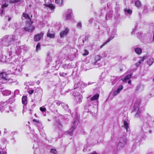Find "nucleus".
<instances>
[{
  "instance_id": "nucleus-1",
  "label": "nucleus",
  "mask_w": 154,
  "mask_h": 154,
  "mask_svg": "<svg viewBox=\"0 0 154 154\" xmlns=\"http://www.w3.org/2000/svg\"><path fill=\"white\" fill-rule=\"evenodd\" d=\"M17 35H6L2 38L0 42V50H1L4 46H8L14 44L15 42L18 40Z\"/></svg>"
},
{
  "instance_id": "nucleus-2",
  "label": "nucleus",
  "mask_w": 154,
  "mask_h": 154,
  "mask_svg": "<svg viewBox=\"0 0 154 154\" xmlns=\"http://www.w3.org/2000/svg\"><path fill=\"white\" fill-rule=\"evenodd\" d=\"M99 97V94H97L92 97H87V102L84 106V109L86 112H88L90 111L91 107L93 104L95 106L97 105V100Z\"/></svg>"
},
{
  "instance_id": "nucleus-3",
  "label": "nucleus",
  "mask_w": 154,
  "mask_h": 154,
  "mask_svg": "<svg viewBox=\"0 0 154 154\" xmlns=\"http://www.w3.org/2000/svg\"><path fill=\"white\" fill-rule=\"evenodd\" d=\"M141 103L140 100H136L134 103V110L133 113L134 114V117L138 118L140 117V112L139 110V107Z\"/></svg>"
},
{
  "instance_id": "nucleus-4",
  "label": "nucleus",
  "mask_w": 154,
  "mask_h": 154,
  "mask_svg": "<svg viewBox=\"0 0 154 154\" xmlns=\"http://www.w3.org/2000/svg\"><path fill=\"white\" fill-rule=\"evenodd\" d=\"M73 117H75V119L73 122H72V127L69 130L68 134L69 135L72 136V132L75 129L76 125H78L79 121V116L78 115L76 114H72Z\"/></svg>"
},
{
  "instance_id": "nucleus-5",
  "label": "nucleus",
  "mask_w": 154,
  "mask_h": 154,
  "mask_svg": "<svg viewBox=\"0 0 154 154\" xmlns=\"http://www.w3.org/2000/svg\"><path fill=\"white\" fill-rule=\"evenodd\" d=\"M144 139V138L142 137L140 135L137 136L134 139V143L132 146V148L134 150L139 145L140 143H141L142 140Z\"/></svg>"
},
{
  "instance_id": "nucleus-6",
  "label": "nucleus",
  "mask_w": 154,
  "mask_h": 154,
  "mask_svg": "<svg viewBox=\"0 0 154 154\" xmlns=\"http://www.w3.org/2000/svg\"><path fill=\"white\" fill-rule=\"evenodd\" d=\"M12 54V52L10 51L7 53V55L5 56H3L1 53H0V62H4L5 61H8L9 60H11L12 59L11 55Z\"/></svg>"
},
{
  "instance_id": "nucleus-7",
  "label": "nucleus",
  "mask_w": 154,
  "mask_h": 154,
  "mask_svg": "<svg viewBox=\"0 0 154 154\" xmlns=\"http://www.w3.org/2000/svg\"><path fill=\"white\" fill-rule=\"evenodd\" d=\"M73 96H74V100L77 103H80L82 101V96L79 92L75 91L73 94Z\"/></svg>"
},
{
  "instance_id": "nucleus-8",
  "label": "nucleus",
  "mask_w": 154,
  "mask_h": 154,
  "mask_svg": "<svg viewBox=\"0 0 154 154\" xmlns=\"http://www.w3.org/2000/svg\"><path fill=\"white\" fill-rule=\"evenodd\" d=\"M22 70L21 65H17L16 66L13 67L12 69L13 73L16 75H20Z\"/></svg>"
},
{
  "instance_id": "nucleus-9",
  "label": "nucleus",
  "mask_w": 154,
  "mask_h": 154,
  "mask_svg": "<svg viewBox=\"0 0 154 154\" xmlns=\"http://www.w3.org/2000/svg\"><path fill=\"white\" fill-rule=\"evenodd\" d=\"M116 32V29H114L113 30L112 32L111 33V34L109 35V38L106 42L101 45L100 47V48H102L104 45L106 44L107 43H109L111 40L114 37V36Z\"/></svg>"
},
{
  "instance_id": "nucleus-10",
  "label": "nucleus",
  "mask_w": 154,
  "mask_h": 154,
  "mask_svg": "<svg viewBox=\"0 0 154 154\" xmlns=\"http://www.w3.org/2000/svg\"><path fill=\"white\" fill-rule=\"evenodd\" d=\"M126 142V138L125 136L121 137L120 138L119 142L118 143L117 148L119 149H121L123 147Z\"/></svg>"
},
{
  "instance_id": "nucleus-11",
  "label": "nucleus",
  "mask_w": 154,
  "mask_h": 154,
  "mask_svg": "<svg viewBox=\"0 0 154 154\" xmlns=\"http://www.w3.org/2000/svg\"><path fill=\"white\" fill-rule=\"evenodd\" d=\"M10 75L9 74H6L5 72H2L0 74V79H2L4 81H10Z\"/></svg>"
},
{
  "instance_id": "nucleus-12",
  "label": "nucleus",
  "mask_w": 154,
  "mask_h": 154,
  "mask_svg": "<svg viewBox=\"0 0 154 154\" xmlns=\"http://www.w3.org/2000/svg\"><path fill=\"white\" fill-rule=\"evenodd\" d=\"M69 29L68 27H65L64 29L60 33V38H63L67 35L69 33Z\"/></svg>"
},
{
  "instance_id": "nucleus-13",
  "label": "nucleus",
  "mask_w": 154,
  "mask_h": 154,
  "mask_svg": "<svg viewBox=\"0 0 154 154\" xmlns=\"http://www.w3.org/2000/svg\"><path fill=\"white\" fill-rule=\"evenodd\" d=\"M52 60V58L51 56L50 53L49 52H48L47 53V57L46 60V66L47 67H48L49 65L50 64Z\"/></svg>"
},
{
  "instance_id": "nucleus-14",
  "label": "nucleus",
  "mask_w": 154,
  "mask_h": 154,
  "mask_svg": "<svg viewBox=\"0 0 154 154\" xmlns=\"http://www.w3.org/2000/svg\"><path fill=\"white\" fill-rule=\"evenodd\" d=\"M91 146L90 144L87 143L84 145L83 151L84 152H89L91 151Z\"/></svg>"
},
{
  "instance_id": "nucleus-15",
  "label": "nucleus",
  "mask_w": 154,
  "mask_h": 154,
  "mask_svg": "<svg viewBox=\"0 0 154 154\" xmlns=\"http://www.w3.org/2000/svg\"><path fill=\"white\" fill-rule=\"evenodd\" d=\"M43 33H41L35 36L34 37V40L35 41H38L39 40L43 37Z\"/></svg>"
},
{
  "instance_id": "nucleus-16",
  "label": "nucleus",
  "mask_w": 154,
  "mask_h": 154,
  "mask_svg": "<svg viewBox=\"0 0 154 154\" xmlns=\"http://www.w3.org/2000/svg\"><path fill=\"white\" fill-rule=\"evenodd\" d=\"M147 123L149 124L152 122H154V119L149 115H148L147 116Z\"/></svg>"
},
{
  "instance_id": "nucleus-17",
  "label": "nucleus",
  "mask_w": 154,
  "mask_h": 154,
  "mask_svg": "<svg viewBox=\"0 0 154 154\" xmlns=\"http://www.w3.org/2000/svg\"><path fill=\"white\" fill-rule=\"evenodd\" d=\"M123 88V86L122 85H120L119 86L118 89L116 91H114L113 95L114 96H116L117 94H118L120 92L121 90Z\"/></svg>"
},
{
  "instance_id": "nucleus-18",
  "label": "nucleus",
  "mask_w": 154,
  "mask_h": 154,
  "mask_svg": "<svg viewBox=\"0 0 154 154\" xmlns=\"http://www.w3.org/2000/svg\"><path fill=\"white\" fill-rule=\"evenodd\" d=\"M34 29V28L31 26H29L28 27H26L24 28V29L27 31H28L29 32H32Z\"/></svg>"
},
{
  "instance_id": "nucleus-19",
  "label": "nucleus",
  "mask_w": 154,
  "mask_h": 154,
  "mask_svg": "<svg viewBox=\"0 0 154 154\" xmlns=\"http://www.w3.org/2000/svg\"><path fill=\"white\" fill-rule=\"evenodd\" d=\"M135 52L137 54H140L142 52V49L140 48L137 47H135L134 48Z\"/></svg>"
},
{
  "instance_id": "nucleus-20",
  "label": "nucleus",
  "mask_w": 154,
  "mask_h": 154,
  "mask_svg": "<svg viewBox=\"0 0 154 154\" xmlns=\"http://www.w3.org/2000/svg\"><path fill=\"white\" fill-rule=\"evenodd\" d=\"M47 36L49 38H53L55 36V34L54 33L52 32H51L48 31L47 34Z\"/></svg>"
},
{
  "instance_id": "nucleus-21",
  "label": "nucleus",
  "mask_w": 154,
  "mask_h": 154,
  "mask_svg": "<svg viewBox=\"0 0 154 154\" xmlns=\"http://www.w3.org/2000/svg\"><path fill=\"white\" fill-rule=\"evenodd\" d=\"M124 128H125L127 131H130V128L128 124L125 121H124Z\"/></svg>"
},
{
  "instance_id": "nucleus-22",
  "label": "nucleus",
  "mask_w": 154,
  "mask_h": 154,
  "mask_svg": "<svg viewBox=\"0 0 154 154\" xmlns=\"http://www.w3.org/2000/svg\"><path fill=\"white\" fill-rule=\"evenodd\" d=\"M2 94L4 95L8 96L11 94V91L8 90H5L2 92Z\"/></svg>"
},
{
  "instance_id": "nucleus-23",
  "label": "nucleus",
  "mask_w": 154,
  "mask_h": 154,
  "mask_svg": "<svg viewBox=\"0 0 154 154\" xmlns=\"http://www.w3.org/2000/svg\"><path fill=\"white\" fill-rule=\"evenodd\" d=\"M63 67L64 69H70L72 67L71 63L64 64L63 66Z\"/></svg>"
},
{
  "instance_id": "nucleus-24",
  "label": "nucleus",
  "mask_w": 154,
  "mask_h": 154,
  "mask_svg": "<svg viewBox=\"0 0 154 154\" xmlns=\"http://www.w3.org/2000/svg\"><path fill=\"white\" fill-rule=\"evenodd\" d=\"M80 85H81L82 87L84 88L87 86V84L86 83L83 82H80L79 83L78 82L77 86H76V87H79Z\"/></svg>"
},
{
  "instance_id": "nucleus-25",
  "label": "nucleus",
  "mask_w": 154,
  "mask_h": 154,
  "mask_svg": "<svg viewBox=\"0 0 154 154\" xmlns=\"http://www.w3.org/2000/svg\"><path fill=\"white\" fill-rule=\"evenodd\" d=\"M45 5L46 7L48 8L51 10H52L55 8L54 6L51 4H45Z\"/></svg>"
},
{
  "instance_id": "nucleus-26",
  "label": "nucleus",
  "mask_w": 154,
  "mask_h": 154,
  "mask_svg": "<svg viewBox=\"0 0 154 154\" xmlns=\"http://www.w3.org/2000/svg\"><path fill=\"white\" fill-rule=\"evenodd\" d=\"M22 103L25 105L27 104V97L26 96H23L22 97Z\"/></svg>"
},
{
  "instance_id": "nucleus-27",
  "label": "nucleus",
  "mask_w": 154,
  "mask_h": 154,
  "mask_svg": "<svg viewBox=\"0 0 154 154\" xmlns=\"http://www.w3.org/2000/svg\"><path fill=\"white\" fill-rule=\"evenodd\" d=\"M132 75L131 74H129L125 77L124 78H123L122 79V80L123 82H125L126 80L129 79L131 78L132 76Z\"/></svg>"
},
{
  "instance_id": "nucleus-28",
  "label": "nucleus",
  "mask_w": 154,
  "mask_h": 154,
  "mask_svg": "<svg viewBox=\"0 0 154 154\" xmlns=\"http://www.w3.org/2000/svg\"><path fill=\"white\" fill-rule=\"evenodd\" d=\"M63 0H56L55 3L57 4V5L59 6H61L62 5H63Z\"/></svg>"
},
{
  "instance_id": "nucleus-29",
  "label": "nucleus",
  "mask_w": 154,
  "mask_h": 154,
  "mask_svg": "<svg viewBox=\"0 0 154 154\" xmlns=\"http://www.w3.org/2000/svg\"><path fill=\"white\" fill-rule=\"evenodd\" d=\"M154 62V59L151 58L149 59L147 62V63L149 66H151Z\"/></svg>"
},
{
  "instance_id": "nucleus-30",
  "label": "nucleus",
  "mask_w": 154,
  "mask_h": 154,
  "mask_svg": "<svg viewBox=\"0 0 154 154\" xmlns=\"http://www.w3.org/2000/svg\"><path fill=\"white\" fill-rule=\"evenodd\" d=\"M23 17L25 18V19H27L29 20H30L31 19L29 16L26 13H23Z\"/></svg>"
},
{
  "instance_id": "nucleus-31",
  "label": "nucleus",
  "mask_w": 154,
  "mask_h": 154,
  "mask_svg": "<svg viewBox=\"0 0 154 154\" xmlns=\"http://www.w3.org/2000/svg\"><path fill=\"white\" fill-rule=\"evenodd\" d=\"M125 13L126 14H131L132 13V10L128 8H125L124 9Z\"/></svg>"
},
{
  "instance_id": "nucleus-32",
  "label": "nucleus",
  "mask_w": 154,
  "mask_h": 154,
  "mask_svg": "<svg viewBox=\"0 0 154 154\" xmlns=\"http://www.w3.org/2000/svg\"><path fill=\"white\" fill-rule=\"evenodd\" d=\"M135 5L137 7H140L141 6V4L140 1L137 0L135 2Z\"/></svg>"
},
{
  "instance_id": "nucleus-33",
  "label": "nucleus",
  "mask_w": 154,
  "mask_h": 154,
  "mask_svg": "<svg viewBox=\"0 0 154 154\" xmlns=\"http://www.w3.org/2000/svg\"><path fill=\"white\" fill-rule=\"evenodd\" d=\"M40 110L42 112H43V113L44 114V116H46V114L45 113V112L46 110V108L44 106H43L41 107L40 108Z\"/></svg>"
},
{
  "instance_id": "nucleus-34",
  "label": "nucleus",
  "mask_w": 154,
  "mask_h": 154,
  "mask_svg": "<svg viewBox=\"0 0 154 154\" xmlns=\"http://www.w3.org/2000/svg\"><path fill=\"white\" fill-rule=\"evenodd\" d=\"M101 59L100 57V56L97 55H96L95 58V64H96L97 62L100 60Z\"/></svg>"
},
{
  "instance_id": "nucleus-35",
  "label": "nucleus",
  "mask_w": 154,
  "mask_h": 154,
  "mask_svg": "<svg viewBox=\"0 0 154 154\" xmlns=\"http://www.w3.org/2000/svg\"><path fill=\"white\" fill-rule=\"evenodd\" d=\"M72 18L71 14H66L65 17V19L66 20H70Z\"/></svg>"
},
{
  "instance_id": "nucleus-36",
  "label": "nucleus",
  "mask_w": 154,
  "mask_h": 154,
  "mask_svg": "<svg viewBox=\"0 0 154 154\" xmlns=\"http://www.w3.org/2000/svg\"><path fill=\"white\" fill-rule=\"evenodd\" d=\"M55 126L57 127L58 128L60 129L61 127V125L59 121H58L56 123L54 124Z\"/></svg>"
},
{
  "instance_id": "nucleus-37",
  "label": "nucleus",
  "mask_w": 154,
  "mask_h": 154,
  "mask_svg": "<svg viewBox=\"0 0 154 154\" xmlns=\"http://www.w3.org/2000/svg\"><path fill=\"white\" fill-rule=\"evenodd\" d=\"M112 14V11H110V12H108L107 15H106V18L107 19V17H108L109 18H110L111 17Z\"/></svg>"
},
{
  "instance_id": "nucleus-38",
  "label": "nucleus",
  "mask_w": 154,
  "mask_h": 154,
  "mask_svg": "<svg viewBox=\"0 0 154 154\" xmlns=\"http://www.w3.org/2000/svg\"><path fill=\"white\" fill-rule=\"evenodd\" d=\"M33 122H35L36 123V124L37 126H38L39 125H42L41 123H40L39 121L35 119H33Z\"/></svg>"
},
{
  "instance_id": "nucleus-39",
  "label": "nucleus",
  "mask_w": 154,
  "mask_h": 154,
  "mask_svg": "<svg viewBox=\"0 0 154 154\" xmlns=\"http://www.w3.org/2000/svg\"><path fill=\"white\" fill-rule=\"evenodd\" d=\"M61 105L63 108L65 110H67L68 109V106L67 105L65 104L64 103H61Z\"/></svg>"
},
{
  "instance_id": "nucleus-40",
  "label": "nucleus",
  "mask_w": 154,
  "mask_h": 154,
  "mask_svg": "<svg viewBox=\"0 0 154 154\" xmlns=\"http://www.w3.org/2000/svg\"><path fill=\"white\" fill-rule=\"evenodd\" d=\"M50 152H51L53 154H56L57 153V152L56 149H51L50 150Z\"/></svg>"
},
{
  "instance_id": "nucleus-41",
  "label": "nucleus",
  "mask_w": 154,
  "mask_h": 154,
  "mask_svg": "<svg viewBox=\"0 0 154 154\" xmlns=\"http://www.w3.org/2000/svg\"><path fill=\"white\" fill-rule=\"evenodd\" d=\"M15 101V100L13 98H10L8 100V103L11 104Z\"/></svg>"
},
{
  "instance_id": "nucleus-42",
  "label": "nucleus",
  "mask_w": 154,
  "mask_h": 154,
  "mask_svg": "<svg viewBox=\"0 0 154 154\" xmlns=\"http://www.w3.org/2000/svg\"><path fill=\"white\" fill-rule=\"evenodd\" d=\"M20 0H10L9 2L11 3H16L20 2Z\"/></svg>"
},
{
  "instance_id": "nucleus-43",
  "label": "nucleus",
  "mask_w": 154,
  "mask_h": 154,
  "mask_svg": "<svg viewBox=\"0 0 154 154\" xmlns=\"http://www.w3.org/2000/svg\"><path fill=\"white\" fill-rule=\"evenodd\" d=\"M77 28L79 29H81L82 27V24L81 22H78L77 23Z\"/></svg>"
},
{
  "instance_id": "nucleus-44",
  "label": "nucleus",
  "mask_w": 154,
  "mask_h": 154,
  "mask_svg": "<svg viewBox=\"0 0 154 154\" xmlns=\"http://www.w3.org/2000/svg\"><path fill=\"white\" fill-rule=\"evenodd\" d=\"M109 54V52L108 51H106L105 53L103 54V57H109L108 54Z\"/></svg>"
},
{
  "instance_id": "nucleus-45",
  "label": "nucleus",
  "mask_w": 154,
  "mask_h": 154,
  "mask_svg": "<svg viewBox=\"0 0 154 154\" xmlns=\"http://www.w3.org/2000/svg\"><path fill=\"white\" fill-rule=\"evenodd\" d=\"M8 4L6 3L3 4L2 5V8L3 9H5V8H7L8 6Z\"/></svg>"
},
{
  "instance_id": "nucleus-46",
  "label": "nucleus",
  "mask_w": 154,
  "mask_h": 154,
  "mask_svg": "<svg viewBox=\"0 0 154 154\" xmlns=\"http://www.w3.org/2000/svg\"><path fill=\"white\" fill-rule=\"evenodd\" d=\"M11 18L10 17L6 16H5V19L6 20H8V21L11 20Z\"/></svg>"
},
{
  "instance_id": "nucleus-47",
  "label": "nucleus",
  "mask_w": 154,
  "mask_h": 154,
  "mask_svg": "<svg viewBox=\"0 0 154 154\" xmlns=\"http://www.w3.org/2000/svg\"><path fill=\"white\" fill-rule=\"evenodd\" d=\"M67 75V73L64 72H60L59 73V75L61 76H64Z\"/></svg>"
},
{
  "instance_id": "nucleus-48",
  "label": "nucleus",
  "mask_w": 154,
  "mask_h": 154,
  "mask_svg": "<svg viewBox=\"0 0 154 154\" xmlns=\"http://www.w3.org/2000/svg\"><path fill=\"white\" fill-rule=\"evenodd\" d=\"M146 56H144L143 57H142L141 58V59L139 61L141 63L144 61V60L146 59Z\"/></svg>"
},
{
  "instance_id": "nucleus-49",
  "label": "nucleus",
  "mask_w": 154,
  "mask_h": 154,
  "mask_svg": "<svg viewBox=\"0 0 154 154\" xmlns=\"http://www.w3.org/2000/svg\"><path fill=\"white\" fill-rule=\"evenodd\" d=\"M40 45L39 43H38L36 45V49L37 51L38 50H40Z\"/></svg>"
},
{
  "instance_id": "nucleus-50",
  "label": "nucleus",
  "mask_w": 154,
  "mask_h": 154,
  "mask_svg": "<svg viewBox=\"0 0 154 154\" xmlns=\"http://www.w3.org/2000/svg\"><path fill=\"white\" fill-rule=\"evenodd\" d=\"M88 51L87 50H84V53L83 54V55H87L88 54Z\"/></svg>"
},
{
  "instance_id": "nucleus-51",
  "label": "nucleus",
  "mask_w": 154,
  "mask_h": 154,
  "mask_svg": "<svg viewBox=\"0 0 154 154\" xmlns=\"http://www.w3.org/2000/svg\"><path fill=\"white\" fill-rule=\"evenodd\" d=\"M72 12V10L71 9H69L67 11L66 14H71Z\"/></svg>"
},
{
  "instance_id": "nucleus-52",
  "label": "nucleus",
  "mask_w": 154,
  "mask_h": 154,
  "mask_svg": "<svg viewBox=\"0 0 154 154\" xmlns=\"http://www.w3.org/2000/svg\"><path fill=\"white\" fill-rule=\"evenodd\" d=\"M19 91L18 90H16L14 91V94L15 95H17L19 93Z\"/></svg>"
},
{
  "instance_id": "nucleus-53",
  "label": "nucleus",
  "mask_w": 154,
  "mask_h": 154,
  "mask_svg": "<svg viewBox=\"0 0 154 154\" xmlns=\"http://www.w3.org/2000/svg\"><path fill=\"white\" fill-rule=\"evenodd\" d=\"M143 35V34L141 32H138L137 34V36L139 38H140L141 36Z\"/></svg>"
},
{
  "instance_id": "nucleus-54",
  "label": "nucleus",
  "mask_w": 154,
  "mask_h": 154,
  "mask_svg": "<svg viewBox=\"0 0 154 154\" xmlns=\"http://www.w3.org/2000/svg\"><path fill=\"white\" fill-rule=\"evenodd\" d=\"M3 9L2 7L0 8V14L1 15L3 13Z\"/></svg>"
},
{
  "instance_id": "nucleus-55",
  "label": "nucleus",
  "mask_w": 154,
  "mask_h": 154,
  "mask_svg": "<svg viewBox=\"0 0 154 154\" xmlns=\"http://www.w3.org/2000/svg\"><path fill=\"white\" fill-rule=\"evenodd\" d=\"M34 92V90H30L28 91V93L30 94H32Z\"/></svg>"
},
{
  "instance_id": "nucleus-56",
  "label": "nucleus",
  "mask_w": 154,
  "mask_h": 154,
  "mask_svg": "<svg viewBox=\"0 0 154 154\" xmlns=\"http://www.w3.org/2000/svg\"><path fill=\"white\" fill-rule=\"evenodd\" d=\"M56 103L58 105V106H59L60 104H61V103H60V101H57L56 102Z\"/></svg>"
},
{
  "instance_id": "nucleus-57",
  "label": "nucleus",
  "mask_w": 154,
  "mask_h": 154,
  "mask_svg": "<svg viewBox=\"0 0 154 154\" xmlns=\"http://www.w3.org/2000/svg\"><path fill=\"white\" fill-rule=\"evenodd\" d=\"M17 133V131H15L11 132V134L12 135H14Z\"/></svg>"
},
{
  "instance_id": "nucleus-58",
  "label": "nucleus",
  "mask_w": 154,
  "mask_h": 154,
  "mask_svg": "<svg viewBox=\"0 0 154 154\" xmlns=\"http://www.w3.org/2000/svg\"><path fill=\"white\" fill-rule=\"evenodd\" d=\"M141 64V63L139 61L138 62H137V63H136L135 64V65H136V66H139Z\"/></svg>"
},
{
  "instance_id": "nucleus-59",
  "label": "nucleus",
  "mask_w": 154,
  "mask_h": 154,
  "mask_svg": "<svg viewBox=\"0 0 154 154\" xmlns=\"http://www.w3.org/2000/svg\"><path fill=\"white\" fill-rule=\"evenodd\" d=\"M0 154H7L6 152H5L2 151L0 152Z\"/></svg>"
},
{
  "instance_id": "nucleus-60",
  "label": "nucleus",
  "mask_w": 154,
  "mask_h": 154,
  "mask_svg": "<svg viewBox=\"0 0 154 154\" xmlns=\"http://www.w3.org/2000/svg\"><path fill=\"white\" fill-rule=\"evenodd\" d=\"M36 91H42V89H41L40 88H37V89H36Z\"/></svg>"
},
{
  "instance_id": "nucleus-61",
  "label": "nucleus",
  "mask_w": 154,
  "mask_h": 154,
  "mask_svg": "<svg viewBox=\"0 0 154 154\" xmlns=\"http://www.w3.org/2000/svg\"><path fill=\"white\" fill-rule=\"evenodd\" d=\"M92 21H93L92 19H90L89 20V23H90V24H91V23L92 22Z\"/></svg>"
},
{
  "instance_id": "nucleus-62",
  "label": "nucleus",
  "mask_w": 154,
  "mask_h": 154,
  "mask_svg": "<svg viewBox=\"0 0 154 154\" xmlns=\"http://www.w3.org/2000/svg\"><path fill=\"white\" fill-rule=\"evenodd\" d=\"M88 38H89V37L88 36H86L85 37V41H87L88 40Z\"/></svg>"
},
{
  "instance_id": "nucleus-63",
  "label": "nucleus",
  "mask_w": 154,
  "mask_h": 154,
  "mask_svg": "<svg viewBox=\"0 0 154 154\" xmlns=\"http://www.w3.org/2000/svg\"><path fill=\"white\" fill-rule=\"evenodd\" d=\"M2 104H3V103H1V104H0V110H1V109L2 108V106H3V105H2Z\"/></svg>"
},
{
  "instance_id": "nucleus-64",
  "label": "nucleus",
  "mask_w": 154,
  "mask_h": 154,
  "mask_svg": "<svg viewBox=\"0 0 154 154\" xmlns=\"http://www.w3.org/2000/svg\"><path fill=\"white\" fill-rule=\"evenodd\" d=\"M37 126V127H40V128H42L43 127L42 125V126H41V125H39L38 126Z\"/></svg>"
}]
</instances>
